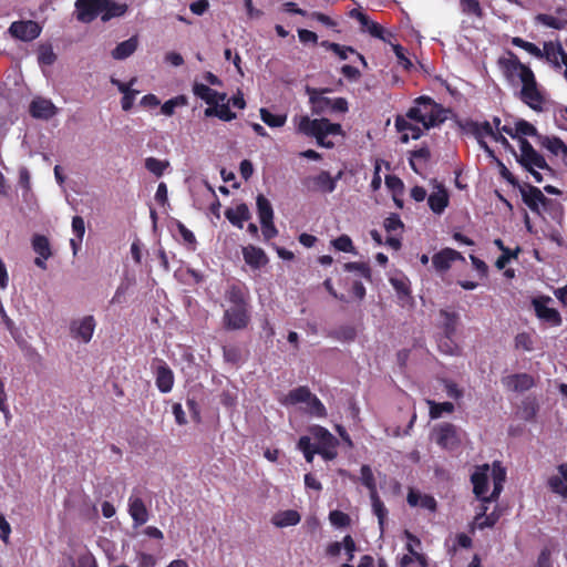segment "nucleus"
<instances>
[{
	"label": "nucleus",
	"mask_w": 567,
	"mask_h": 567,
	"mask_svg": "<svg viewBox=\"0 0 567 567\" xmlns=\"http://www.w3.org/2000/svg\"><path fill=\"white\" fill-rule=\"evenodd\" d=\"M435 442L444 450H454L461 444L458 427L444 422L435 427Z\"/></svg>",
	"instance_id": "9d476101"
},
{
	"label": "nucleus",
	"mask_w": 567,
	"mask_h": 567,
	"mask_svg": "<svg viewBox=\"0 0 567 567\" xmlns=\"http://www.w3.org/2000/svg\"><path fill=\"white\" fill-rule=\"evenodd\" d=\"M168 166V161H162L156 157H147L145 159V168L156 177L163 176Z\"/></svg>",
	"instance_id": "a18cd8bd"
},
{
	"label": "nucleus",
	"mask_w": 567,
	"mask_h": 567,
	"mask_svg": "<svg viewBox=\"0 0 567 567\" xmlns=\"http://www.w3.org/2000/svg\"><path fill=\"white\" fill-rule=\"evenodd\" d=\"M488 464H484L476 468V471L471 476V482L473 484V493L481 501L484 502V498H488L486 495L488 491Z\"/></svg>",
	"instance_id": "a211bd4d"
},
{
	"label": "nucleus",
	"mask_w": 567,
	"mask_h": 567,
	"mask_svg": "<svg viewBox=\"0 0 567 567\" xmlns=\"http://www.w3.org/2000/svg\"><path fill=\"white\" fill-rule=\"evenodd\" d=\"M330 90H317L308 89L309 101L311 104V111L313 114H326V113H346L349 110L348 101L344 97L330 99L323 95V93Z\"/></svg>",
	"instance_id": "39448f33"
},
{
	"label": "nucleus",
	"mask_w": 567,
	"mask_h": 567,
	"mask_svg": "<svg viewBox=\"0 0 567 567\" xmlns=\"http://www.w3.org/2000/svg\"><path fill=\"white\" fill-rule=\"evenodd\" d=\"M38 61L41 65H52L56 61V54L51 44H42L39 48Z\"/></svg>",
	"instance_id": "603ef678"
},
{
	"label": "nucleus",
	"mask_w": 567,
	"mask_h": 567,
	"mask_svg": "<svg viewBox=\"0 0 567 567\" xmlns=\"http://www.w3.org/2000/svg\"><path fill=\"white\" fill-rule=\"evenodd\" d=\"M520 252V248L517 246L514 250L511 248L503 249V252L497 258L495 266L497 269H504L511 259H516L518 254Z\"/></svg>",
	"instance_id": "052dcab7"
},
{
	"label": "nucleus",
	"mask_w": 567,
	"mask_h": 567,
	"mask_svg": "<svg viewBox=\"0 0 567 567\" xmlns=\"http://www.w3.org/2000/svg\"><path fill=\"white\" fill-rule=\"evenodd\" d=\"M224 298L228 306H248L249 290L243 284H231L225 290Z\"/></svg>",
	"instance_id": "6ab92c4d"
},
{
	"label": "nucleus",
	"mask_w": 567,
	"mask_h": 567,
	"mask_svg": "<svg viewBox=\"0 0 567 567\" xmlns=\"http://www.w3.org/2000/svg\"><path fill=\"white\" fill-rule=\"evenodd\" d=\"M431 157V152L427 146H422L417 150L410 152L409 164L415 173H420L416 166V161L427 162Z\"/></svg>",
	"instance_id": "de8ad7c7"
},
{
	"label": "nucleus",
	"mask_w": 567,
	"mask_h": 567,
	"mask_svg": "<svg viewBox=\"0 0 567 567\" xmlns=\"http://www.w3.org/2000/svg\"><path fill=\"white\" fill-rule=\"evenodd\" d=\"M370 498L372 503L373 513L378 517L379 524L382 526L388 515V509L385 508L383 502L380 499L378 493L370 495Z\"/></svg>",
	"instance_id": "5fc2aeb1"
},
{
	"label": "nucleus",
	"mask_w": 567,
	"mask_h": 567,
	"mask_svg": "<svg viewBox=\"0 0 567 567\" xmlns=\"http://www.w3.org/2000/svg\"><path fill=\"white\" fill-rule=\"evenodd\" d=\"M403 223L398 214H391L384 220V228L388 233L396 231L403 228Z\"/></svg>",
	"instance_id": "774afa93"
},
{
	"label": "nucleus",
	"mask_w": 567,
	"mask_h": 567,
	"mask_svg": "<svg viewBox=\"0 0 567 567\" xmlns=\"http://www.w3.org/2000/svg\"><path fill=\"white\" fill-rule=\"evenodd\" d=\"M243 256L245 262L252 268H260L268 262L265 251L252 245L243 248Z\"/></svg>",
	"instance_id": "bb28decb"
},
{
	"label": "nucleus",
	"mask_w": 567,
	"mask_h": 567,
	"mask_svg": "<svg viewBox=\"0 0 567 567\" xmlns=\"http://www.w3.org/2000/svg\"><path fill=\"white\" fill-rule=\"evenodd\" d=\"M427 204L434 214H442L449 206V194L444 187H440L437 192L432 193L427 197Z\"/></svg>",
	"instance_id": "c756f323"
},
{
	"label": "nucleus",
	"mask_w": 567,
	"mask_h": 567,
	"mask_svg": "<svg viewBox=\"0 0 567 567\" xmlns=\"http://www.w3.org/2000/svg\"><path fill=\"white\" fill-rule=\"evenodd\" d=\"M311 391L308 386L300 385L291 391L285 396L281 401L285 405H295L298 403H308L309 399H311Z\"/></svg>",
	"instance_id": "473e14b6"
},
{
	"label": "nucleus",
	"mask_w": 567,
	"mask_h": 567,
	"mask_svg": "<svg viewBox=\"0 0 567 567\" xmlns=\"http://www.w3.org/2000/svg\"><path fill=\"white\" fill-rule=\"evenodd\" d=\"M301 520L300 514L295 509H287L276 514L272 518V524L277 527H288L299 524Z\"/></svg>",
	"instance_id": "72a5a7b5"
},
{
	"label": "nucleus",
	"mask_w": 567,
	"mask_h": 567,
	"mask_svg": "<svg viewBox=\"0 0 567 567\" xmlns=\"http://www.w3.org/2000/svg\"><path fill=\"white\" fill-rule=\"evenodd\" d=\"M225 217L231 225L241 229L244 227V221L250 219L251 215L248 206L245 203H241L235 208H227L225 210Z\"/></svg>",
	"instance_id": "cd10ccee"
},
{
	"label": "nucleus",
	"mask_w": 567,
	"mask_h": 567,
	"mask_svg": "<svg viewBox=\"0 0 567 567\" xmlns=\"http://www.w3.org/2000/svg\"><path fill=\"white\" fill-rule=\"evenodd\" d=\"M341 172L332 177L328 171H321L315 176H306L301 179V185L306 192H320L323 194L332 193L337 187V182L341 177Z\"/></svg>",
	"instance_id": "0eeeda50"
},
{
	"label": "nucleus",
	"mask_w": 567,
	"mask_h": 567,
	"mask_svg": "<svg viewBox=\"0 0 567 567\" xmlns=\"http://www.w3.org/2000/svg\"><path fill=\"white\" fill-rule=\"evenodd\" d=\"M223 357L226 362L231 364H238L243 359L241 350L236 346L223 347Z\"/></svg>",
	"instance_id": "bf43d9fd"
},
{
	"label": "nucleus",
	"mask_w": 567,
	"mask_h": 567,
	"mask_svg": "<svg viewBox=\"0 0 567 567\" xmlns=\"http://www.w3.org/2000/svg\"><path fill=\"white\" fill-rule=\"evenodd\" d=\"M430 405V416L431 419H439L443 413H453L455 406L452 402H442L437 403L435 401H427Z\"/></svg>",
	"instance_id": "49530a36"
},
{
	"label": "nucleus",
	"mask_w": 567,
	"mask_h": 567,
	"mask_svg": "<svg viewBox=\"0 0 567 567\" xmlns=\"http://www.w3.org/2000/svg\"><path fill=\"white\" fill-rule=\"evenodd\" d=\"M307 404L311 414L318 417H324L327 415L323 403L315 394H311V399H309Z\"/></svg>",
	"instance_id": "0e129e2a"
},
{
	"label": "nucleus",
	"mask_w": 567,
	"mask_h": 567,
	"mask_svg": "<svg viewBox=\"0 0 567 567\" xmlns=\"http://www.w3.org/2000/svg\"><path fill=\"white\" fill-rule=\"evenodd\" d=\"M440 317L442 319L441 328L443 330V334L447 337H455L460 316L455 311H449L446 309L440 310Z\"/></svg>",
	"instance_id": "c85d7f7f"
},
{
	"label": "nucleus",
	"mask_w": 567,
	"mask_h": 567,
	"mask_svg": "<svg viewBox=\"0 0 567 567\" xmlns=\"http://www.w3.org/2000/svg\"><path fill=\"white\" fill-rule=\"evenodd\" d=\"M346 271L358 272L361 277H363L367 281H372V271L367 262H357V261H350L346 262L343 266Z\"/></svg>",
	"instance_id": "c03bdc74"
},
{
	"label": "nucleus",
	"mask_w": 567,
	"mask_h": 567,
	"mask_svg": "<svg viewBox=\"0 0 567 567\" xmlns=\"http://www.w3.org/2000/svg\"><path fill=\"white\" fill-rule=\"evenodd\" d=\"M493 492L484 502H495L503 491V484L506 480V470L502 466L501 462H494L492 468Z\"/></svg>",
	"instance_id": "a878e982"
},
{
	"label": "nucleus",
	"mask_w": 567,
	"mask_h": 567,
	"mask_svg": "<svg viewBox=\"0 0 567 567\" xmlns=\"http://www.w3.org/2000/svg\"><path fill=\"white\" fill-rule=\"evenodd\" d=\"M549 302H551V298L548 296H540L532 300L537 318L550 327H558L563 322L561 316L558 310L548 307Z\"/></svg>",
	"instance_id": "1a4fd4ad"
},
{
	"label": "nucleus",
	"mask_w": 567,
	"mask_h": 567,
	"mask_svg": "<svg viewBox=\"0 0 567 567\" xmlns=\"http://www.w3.org/2000/svg\"><path fill=\"white\" fill-rule=\"evenodd\" d=\"M29 112L34 118L49 120L56 114V107L50 100L38 97L31 102Z\"/></svg>",
	"instance_id": "5701e85b"
},
{
	"label": "nucleus",
	"mask_w": 567,
	"mask_h": 567,
	"mask_svg": "<svg viewBox=\"0 0 567 567\" xmlns=\"http://www.w3.org/2000/svg\"><path fill=\"white\" fill-rule=\"evenodd\" d=\"M468 132L473 134L474 137H482L494 135L493 126L489 122L484 121L482 123L470 121L466 124Z\"/></svg>",
	"instance_id": "58836bf2"
},
{
	"label": "nucleus",
	"mask_w": 567,
	"mask_h": 567,
	"mask_svg": "<svg viewBox=\"0 0 567 567\" xmlns=\"http://www.w3.org/2000/svg\"><path fill=\"white\" fill-rule=\"evenodd\" d=\"M390 284L400 299L404 300L411 296L410 280L406 276H393L390 278Z\"/></svg>",
	"instance_id": "c9c22d12"
},
{
	"label": "nucleus",
	"mask_w": 567,
	"mask_h": 567,
	"mask_svg": "<svg viewBox=\"0 0 567 567\" xmlns=\"http://www.w3.org/2000/svg\"><path fill=\"white\" fill-rule=\"evenodd\" d=\"M557 470L558 475H553L548 478V487L553 493L567 498V463L559 464Z\"/></svg>",
	"instance_id": "b1692460"
},
{
	"label": "nucleus",
	"mask_w": 567,
	"mask_h": 567,
	"mask_svg": "<svg viewBox=\"0 0 567 567\" xmlns=\"http://www.w3.org/2000/svg\"><path fill=\"white\" fill-rule=\"evenodd\" d=\"M331 336L339 341L351 342L357 337V330L352 326H341Z\"/></svg>",
	"instance_id": "864d4df0"
},
{
	"label": "nucleus",
	"mask_w": 567,
	"mask_h": 567,
	"mask_svg": "<svg viewBox=\"0 0 567 567\" xmlns=\"http://www.w3.org/2000/svg\"><path fill=\"white\" fill-rule=\"evenodd\" d=\"M404 535H405L406 539L409 540L405 546L406 550L410 553V555L415 557L419 561L424 563V560H425L424 556L415 550V546L421 545L420 539L409 530H405Z\"/></svg>",
	"instance_id": "4d7b16f0"
},
{
	"label": "nucleus",
	"mask_w": 567,
	"mask_h": 567,
	"mask_svg": "<svg viewBox=\"0 0 567 567\" xmlns=\"http://www.w3.org/2000/svg\"><path fill=\"white\" fill-rule=\"evenodd\" d=\"M460 7L464 14L483 18L484 12L478 0H460Z\"/></svg>",
	"instance_id": "09e8293b"
},
{
	"label": "nucleus",
	"mask_w": 567,
	"mask_h": 567,
	"mask_svg": "<svg viewBox=\"0 0 567 567\" xmlns=\"http://www.w3.org/2000/svg\"><path fill=\"white\" fill-rule=\"evenodd\" d=\"M503 385L513 392H525L534 385V379L527 373H515L502 379Z\"/></svg>",
	"instance_id": "aec40b11"
},
{
	"label": "nucleus",
	"mask_w": 567,
	"mask_h": 567,
	"mask_svg": "<svg viewBox=\"0 0 567 567\" xmlns=\"http://www.w3.org/2000/svg\"><path fill=\"white\" fill-rule=\"evenodd\" d=\"M155 384L162 393L171 392L174 386V373L164 361L155 370Z\"/></svg>",
	"instance_id": "4be33fe9"
},
{
	"label": "nucleus",
	"mask_w": 567,
	"mask_h": 567,
	"mask_svg": "<svg viewBox=\"0 0 567 567\" xmlns=\"http://www.w3.org/2000/svg\"><path fill=\"white\" fill-rule=\"evenodd\" d=\"M333 247L343 252H355V248L351 238L348 235H341L334 240H332Z\"/></svg>",
	"instance_id": "680f3d73"
},
{
	"label": "nucleus",
	"mask_w": 567,
	"mask_h": 567,
	"mask_svg": "<svg viewBox=\"0 0 567 567\" xmlns=\"http://www.w3.org/2000/svg\"><path fill=\"white\" fill-rule=\"evenodd\" d=\"M508 55V58L498 60V64L507 78L518 74L519 79L523 80L525 78V72L528 74L534 73L529 66L519 61L515 53L509 51Z\"/></svg>",
	"instance_id": "f3484780"
},
{
	"label": "nucleus",
	"mask_w": 567,
	"mask_h": 567,
	"mask_svg": "<svg viewBox=\"0 0 567 567\" xmlns=\"http://www.w3.org/2000/svg\"><path fill=\"white\" fill-rule=\"evenodd\" d=\"M257 213L260 221H270L274 219V209L271 203L262 194H259L256 198Z\"/></svg>",
	"instance_id": "4c0bfd02"
},
{
	"label": "nucleus",
	"mask_w": 567,
	"mask_h": 567,
	"mask_svg": "<svg viewBox=\"0 0 567 567\" xmlns=\"http://www.w3.org/2000/svg\"><path fill=\"white\" fill-rule=\"evenodd\" d=\"M520 193L524 204L537 215H540L542 204H553V199L547 198L536 186L528 185L527 189L520 188Z\"/></svg>",
	"instance_id": "dca6fc26"
},
{
	"label": "nucleus",
	"mask_w": 567,
	"mask_h": 567,
	"mask_svg": "<svg viewBox=\"0 0 567 567\" xmlns=\"http://www.w3.org/2000/svg\"><path fill=\"white\" fill-rule=\"evenodd\" d=\"M512 44L525 50L526 52L538 59L544 58L543 51L536 44L528 42L519 37L512 38Z\"/></svg>",
	"instance_id": "8fccbe9b"
},
{
	"label": "nucleus",
	"mask_w": 567,
	"mask_h": 567,
	"mask_svg": "<svg viewBox=\"0 0 567 567\" xmlns=\"http://www.w3.org/2000/svg\"><path fill=\"white\" fill-rule=\"evenodd\" d=\"M329 519L332 525L337 527H346L350 524V517L348 514L341 511H332L329 514Z\"/></svg>",
	"instance_id": "338daca9"
},
{
	"label": "nucleus",
	"mask_w": 567,
	"mask_h": 567,
	"mask_svg": "<svg viewBox=\"0 0 567 567\" xmlns=\"http://www.w3.org/2000/svg\"><path fill=\"white\" fill-rule=\"evenodd\" d=\"M394 125L398 132L403 133L401 135L402 143H408L410 137L413 140H419L423 134L422 128L409 122L406 115H398L395 117Z\"/></svg>",
	"instance_id": "412c9836"
},
{
	"label": "nucleus",
	"mask_w": 567,
	"mask_h": 567,
	"mask_svg": "<svg viewBox=\"0 0 567 567\" xmlns=\"http://www.w3.org/2000/svg\"><path fill=\"white\" fill-rule=\"evenodd\" d=\"M462 258L461 252L452 248H445L433 255L432 264L437 271H446L453 261Z\"/></svg>",
	"instance_id": "393cba45"
},
{
	"label": "nucleus",
	"mask_w": 567,
	"mask_h": 567,
	"mask_svg": "<svg viewBox=\"0 0 567 567\" xmlns=\"http://www.w3.org/2000/svg\"><path fill=\"white\" fill-rule=\"evenodd\" d=\"M360 474H361V476L359 477V481L361 482V484L363 486H365L368 488L369 494L372 495V494L378 493L377 482H375V478H374V475H373V472H372V468L370 467V465L363 464L360 468ZM350 478L353 482L358 481V477L354 475H350Z\"/></svg>",
	"instance_id": "f704fd0d"
},
{
	"label": "nucleus",
	"mask_w": 567,
	"mask_h": 567,
	"mask_svg": "<svg viewBox=\"0 0 567 567\" xmlns=\"http://www.w3.org/2000/svg\"><path fill=\"white\" fill-rule=\"evenodd\" d=\"M308 431L311 437L303 435L297 442V449L302 452L308 463L313 462L316 454L324 461H332L338 456L339 441L326 427L315 424Z\"/></svg>",
	"instance_id": "f257e3e1"
},
{
	"label": "nucleus",
	"mask_w": 567,
	"mask_h": 567,
	"mask_svg": "<svg viewBox=\"0 0 567 567\" xmlns=\"http://www.w3.org/2000/svg\"><path fill=\"white\" fill-rule=\"evenodd\" d=\"M188 104V99L186 95L181 94L173 99H169L161 106L162 114L166 116H172L175 113V109L178 106H185Z\"/></svg>",
	"instance_id": "37998d69"
},
{
	"label": "nucleus",
	"mask_w": 567,
	"mask_h": 567,
	"mask_svg": "<svg viewBox=\"0 0 567 567\" xmlns=\"http://www.w3.org/2000/svg\"><path fill=\"white\" fill-rule=\"evenodd\" d=\"M539 143L554 155H561L564 158L567 157V145L561 138L556 136H539Z\"/></svg>",
	"instance_id": "2f4dec72"
},
{
	"label": "nucleus",
	"mask_w": 567,
	"mask_h": 567,
	"mask_svg": "<svg viewBox=\"0 0 567 567\" xmlns=\"http://www.w3.org/2000/svg\"><path fill=\"white\" fill-rule=\"evenodd\" d=\"M33 251L38 255L34 259V265L42 270L47 269V260L53 255L50 240L47 236L35 234L31 239Z\"/></svg>",
	"instance_id": "2eb2a0df"
},
{
	"label": "nucleus",
	"mask_w": 567,
	"mask_h": 567,
	"mask_svg": "<svg viewBox=\"0 0 567 567\" xmlns=\"http://www.w3.org/2000/svg\"><path fill=\"white\" fill-rule=\"evenodd\" d=\"M193 93L207 104L217 103V91L210 89L208 85L195 82L193 85Z\"/></svg>",
	"instance_id": "e433bc0d"
},
{
	"label": "nucleus",
	"mask_w": 567,
	"mask_h": 567,
	"mask_svg": "<svg viewBox=\"0 0 567 567\" xmlns=\"http://www.w3.org/2000/svg\"><path fill=\"white\" fill-rule=\"evenodd\" d=\"M128 514L132 517L134 527L144 525L150 518L148 509L136 488L133 489L128 498Z\"/></svg>",
	"instance_id": "4468645a"
},
{
	"label": "nucleus",
	"mask_w": 567,
	"mask_h": 567,
	"mask_svg": "<svg viewBox=\"0 0 567 567\" xmlns=\"http://www.w3.org/2000/svg\"><path fill=\"white\" fill-rule=\"evenodd\" d=\"M41 25L33 20L14 21L9 27L11 37L24 42L33 41L41 34Z\"/></svg>",
	"instance_id": "9b49d317"
},
{
	"label": "nucleus",
	"mask_w": 567,
	"mask_h": 567,
	"mask_svg": "<svg viewBox=\"0 0 567 567\" xmlns=\"http://www.w3.org/2000/svg\"><path fill=\"white\" fill-rule=\"evenodd\" d=\"M536 22L555 29V30H563L567 25V21L559 20L550 14L546 13H539L535 17Z\"/></svg>",
	"instance_id": "3c124183"
},
{
	"label": "nucleus",
	"mask_w": 567,
	"mask_h": 567,
	"mask_svg": "<svg viewBox=\"0 0 567 567\" xmlns=\"http://www.w3.org/2000/svg\"><path fill=\"white\" fill-rule=\"evenodd\" d=\"M515 126H516V138H518V140H519V137L525 138V136H537L538 135L536 127L525 120L517 121Z\"/></svg>",
	"instance_id": "13d9d810"
},
{
	"label": "nucleus",
	"mask_w": 567,
	"mask_h": 567,
	"mask_svg": "<svg viewBox=\"0 0 567 567\" xmlns=\"http://www.w3.org/2000/svg\"><path fill=\"white\" fill-rule=\"evenodd\" d=\"M297 132L308 137H315L319 146L326 148L334 147V143L327 137L330 135H341L342 126L338 123H331L328 118H313L308 115L299 117Z\"/></svg>",
	"instance_id": "7ed1b4c3"
},
{
	"label": "nucleus",
	"mask_w": 567,
	"mask_h": 567,
	"mask_svg": "<svg viewBox=\"0 0 567 567\" xmlns=\"http://www.w3.org/2000/svg\"><path fill=\"white\" fill-rule=\"evenodd\" d=\"M519 154L516 152L514 154L516 162L534 177L536 183H542L544 179L536 168L544 171L545 175L549 177L555 176L554 168L547 164L545 157L524 137H519Z\"/></svg>",
	"instance_id": "20e7f679"
},
{
	"label": "nucleus",
	"mask_w": 567,
	"mask_h": 567,
	"mask_svg": "<svg viewBox=\"0 0 567 567\" xmlns=\"http://www.w3.org/2000/svg\"><path fill=\"white\" fill-rule=\"evenodd\" d=\"M321 45L336 53L341 60H347L349 52L355 53L352 47L341 45L334 42L323 41Z\"/></svg>",
	"instance_id": "6e6d98bb"
},
{
	"label": "nucleus",
	"mask_w": 567,
	"mask_h": 567,
	"mask_svg": "<svg viewBox=\"0 0 567 567\" xmlns=\"http://www.w3.org/2000/svg\"><path fill=\"white\" fill-rule=\"evenodd\" d=\"M455 337L442 336L439 340V350L447 355H458L461 353L460 346L454 340Z\"/></svg>",
	"instance_id": "79ce46f5"
},
{
	"label": "nucleus",
	"mask_w": 567,
	"mask_h": 567,
	"mask_svg": "<svg viewBox=\"0 0 567 567\" xmlns=\"http://www.w3.org/2000/svg\"><path fill=\"white\" fill-rule=\"evenodd\" d=\"M414 104L408 110L406 117L422 123L425 130L440 126L447 120V110L430 96H419L414 100Z\"/></svg>",
	"instance_id": "f03ea898"
},
{
	"label": "nucleus",
	"mask_w": 567,
	"mask_h": 567,
	"mask_svg": "<svg viewBox=\"0 0 567 567\" xmlns=\"http://www.w3.org/2000/svg\"><path fill=\"white\" fill-rule=\"evenodd\" d=\"M260 118L265 124L270 127H281L286 124L287 115L286 114H272L265 107L260 109Z\"/></svg>",
	"instance_id": "ea45409f"
},
{
	"label": "nucleus",
	"mask_w": 567,
	"mask_h": 567,
	"mask_svg": "<svg viewBox=\"0 0 567 567\" xmlns=\"http://www.w3.org/2000/svg\"><path fill=\"white\" fill-rule=\"evenodd\" d=\"M137 39L136 37H132L121 43H118L113 50H112V58L114 60H124L128 56H131L137 49Z\"/></svg>",
	"instance_id": "7c9ffc66"
},
{
	"label": "nucleus",
	"mask_w": 567,
	"mask_h": 567,
	"mask_svg": "<svg viewBox=\"0 0 567 567\" xmlns=\"http://www.w3.org/2000/svg\"><path fill=\"white\" fill-rule=\"evenodd\" d=\"M107 3V0H76V19L86 23L93 21Z\"/></svg>",
	"instance_id": "ddd939ff"
},
{
	"label": "nucleus",
	"mask_w": 567,
	"mask_h": 567,
	"mask_svg": "<svg viewBox=\"0 0 567 567\" xmlns=\"http://www.w3.org/2000/svg\"><path fill=\"white\" fill-rule=\"evenodd\" d=\"M96 321L93 316H84L81 319L72 320L70 323V334L73 339L83 343H89L93 337Z\"/></svg>",
	"instance_id": "f8f14e48"
},
{
	"label": "nucleus",
	"mask_w": 567,
	"mask_h": 567,
	"mask_svg": "<svg viewBox=\"0 0 567 567\" xmlns=\"http://www.w3.org/2000/svg\"><path fill=\"white\" fill-rule=\"evenodd\" d=\"M515 348L524 351L533 350V340L529 333L520 332L515 337Z\"/></svg>",
	"instance_id": "69168bd1"
},
{
	"label": "nucleus",
	"mask_w": 567,
	"mask_h": 567,
	"mask_svg": "<svg viewBox=\"0 0 567 567\" xmlns=\"http://www.w3.org/2000/svg\"><path fill=\"white\" fill-rule=\"evenodd\" d=\"M520 81L523 83V86L519 93V99L532 110L537 112L543 111L545 97L538 90L535 74H528L527 72H525V78Z\"/></svg>",
	"instance_id": "423d86ee"
},
{
	"label": "nucleus",
	"mask_w": 567,
	"mask_h": 567,
	"mask_svg": "<svg viewBox=\"0 0 567 567\" xmlns=\"http://www.w3.org/2000/svg\"><path fill=\"white\" fill-rule=\"evenodd\" d=\"M250 322V305L227 306L223 316V324L226 330H244Z\"/></svg>",
	"instance_id": "6e6552de"
},
{
	"label": "nucleus",
	"mask_w": 567,
	"mask_h": 567,
	"mask_svg": "<svg viewBox=\"0 0 567 567\" xmlns=\"http://www.w3.org/2000/svg\"><path fill=\"white\" fill-rule=\"evenodd\" d=\"M502 513L495 508L492 513L486 514L482 517L481 520L476 524L480 529L494 527L495 524L499 520Z\"/></svg>",
	"instance_id": "e2e57ef3"
},
{
	"label": "nucleus",
	"mask_w": 567,
	"mask_h": 567,
	"mask_svg": "<svg viewBox=\"0 0 567 567\" xmlns=\"http://www.w3.org/2000/svg\"><path fill=\"white\" fill-rule=\"evenodd\" d=\"M107 2L109 3L105 6V8L101 12L103 21H109L112 18L121 17L127 10L126 4H120V3L113 2L112 0H107Z\"/></svg>",
	"instance_id": "a19ab883"
}]
</instances>
